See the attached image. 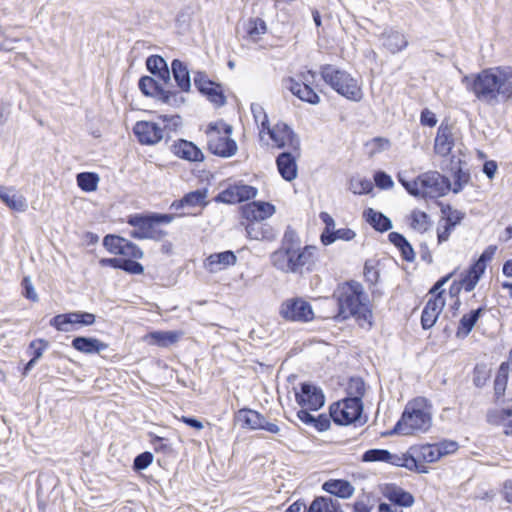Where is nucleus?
Listing matches in <instances>:
<instances>
[{"label":"nucleus","instance_id":"1","mask_svg":"<svg viewBox=\"0 0 512 512\" xmlns=\"http://www.w3.org/2000/svg\"><path fill=\"white\" fill-rule=\"evenodd\" d=\"M475 98L488 106H497L512 99V66L485 68L462 80Z\"/></svg>","mask_w":512,"mask_h":512},{"label":"nucleus","instance_id":"2","mask_svg":"<svg viewBox=\"0 0 512 512\" xmlns=\"http://www.w3.org/2000/svg\"><path fill=\"white\" fill-rule=\"evenodd\" d=\"M272 265L285 273L311 271L317 260V248L307 245L301 247L298 234L288 227L281 240V246L271 256Z\"/></svg>","mask_w":512,"mask_h":512},{"label":"nucleus","instance_id":"3","mask_svg":"<svg viewBox=\"0 0 512 512\" xmlns=\"http://www.w3.org/2000/svg\"><path fill=\"white\" fill-rule=\"evenodd\" d=\"M339 307L338 316L342 319L354 317L360 326H372V311L363 286L357 281H349L339 286L335 292Z\"/></svg>","mask_w":512,"mask_h":512},{"label":"nucleus","instance_id":"4","mask_svg":"<svg viewBox=\"0 0 512 512\" xmlns=\"http://www.w3.org/2000/svg\"><path fill=\"white\" fill-rule=\"evenodd\" d=\"M431 408V404L424 397L409 401L393 432L401 435L427 432L432 426Z\"/></svg>","mask_w":512,"mask_h":512},{"label":"nucleus","instance_id":"5","mask_svg":"<svg viewBox=\"0 0 512 512\" xmlns=\"http://www.w3.org/2000/svg\"><path fill=\"white\" fill-rule=\"evenodd\" d=\"M397 179L415 197L437 198L451 190L449 179L437 171L425 172L412 180H408L405 173L400 172Z\"/></svg>","mask_w":512,"mask_h":512},{"label":"nucleus","instance_id":"6","mask_svg":"<svg viewBox=\"0 0 512 512\" xmlns=\"http://www.w3.org/2000/svg\"><path fill=\"white\" fill-rule=\"evenodd\" d=\"M320 75L330 88L346 99L359 102L363 98L358 81L347 71L332 64H324L320 67Z\"/></svg>","mask_w":512,"mask_h":512},{"label":"nucleus","instance_id":"7","mask_svg":"<svg viewBox=\"0 0 512 512\" xmlns=\"http://www.w3.org/2000/svg\"><path fill=\"white\" fill-rule=\"evenodd\" d=\"M233 128L223 121L212 122L206 129L207 148L221 158H230L238 151L237 143L231 138Z\"/></svg>","mask_w":512,"mask_h":512},{"label":"nucleus","instance_id":"8","mask_svg":"<svg viewBox=\"0 0 512 512\" xmlns=\"http://www.w3.org/2000/svg\"><path fill=\"white\" fill-rule=\"evenodd\" d=\"M159 119L163 122L164 127L150 121H138L135 124L133 131L140 143L156 144L163 139L166 129L173 130L180 124L179 116L161 115Z\"/></svg>","mask_w":512,"mask_h":512},{"label":"nucleus","instance_id":"9","mask_svg":"<svg viewBox=\"0 0 512 512\" xmlns=\"http://www.w3.org/2000/svg\"><path fill=\"white\" fill-rule=\"evenodd\" d=\"M280 316L286 321L306 323L314 319V312L309 302L294 297L285 300L279 309Z\"/></svg>","mask_w":512,"mask_h":512},{"label":"nucleus","instance_id":"10","mask_svg":"<svg viewBox=\"0 0 512 512\" xmlns=\"http://www.w3.org/2000/svg\"><path fill=\"white\" fill-rule=\"evenodd\" d=\"M362 411L363 403H358L357 400H350L346 397L330 406V418L336 424L348 425L357 421Z\"/></svg>","mask_w":512,"mask_h":512},{"label":"nucleus","instance_id":"11","mask_svg":"<svg viewBox=\"0 0 512 512\" xmlns=\"http://www.w3.org/2000/svg\"><path fill=\"white\" fill-rule=\"evenodd\" d=\"M257 193L256 187L244 184L243 182H237L221 191L214 200L219 203L236 204L254 199Z\"/></svg>","mask_w":512,"mask_h":512},{"label":"nucleus","instance_id":"12","mask_svg":"<svg viewBox=\"0 0 512 512\" xmlns=\"http://www.w3.org/2000/svg\"><path fill=\"white\" fill-rule=\"evenodd\" d=\"M265 131L277 148H289L293 152L300 150V140L294 131L284 122H278Z\"/></svg>","mask_w":512,"mask_h":512},{"label":"nucleus","instance_id":"13","mask_svg":"<svg viewBox=\"0 0 512 512\" xmlns=\"http://www.w3.org/2000/svg\"><path fill=\"white\" fill-rule=\"evenodd\" d=\"M194 85L199 92L207 97L216 107L224 106L226 97L220 84L213 82L206 73L198 71L194 74Z\"/></svg>","mask_w":512,"mask_h":512},{"label":"nucleus","instance_id":"14","mask_svg":"<svg viewBox=\"0 0 512 512\" xmlns=\"http://www.w3.org/2000/svg\"><path fill=\"white\" fill-rule=\"evenodd\" d=\"M104 247L112 254L123 255L132 259H141L143 251L133 242L116 235H106Z\"/></svg>","mask_w":512,"mask_h":512},{"label":"nucleus","instance_id":"15","mask_svg":"<svg viewBox=\"0 0 512 512\" xmlns=\"http://www.w3.org/2000/svg\"><path fill=\"white\" fill-rule=\"evenodd\" d=\"M296 401L302 408L312 411L320 409L325 403L322 390L310 383L301 384L300 391L295 393Z\"/></svg>","mask_w":512,"mask_h":512},{"label":"nucleus","instance_id":"16","mask_svg":"<svg viewBox=\"0 0 512 512\" xmlns=\"http://www.w3.org/2000/svg\"><path fill=\"white\" fill-rule=\"evenodd\" d=\"M140 91L149 97H153L162 103L170 104L176 99V93L167 90L157 80L150 76H142L138 82Z\"/></svg>","mask_w":512,"mask_h":512},{"label":"nucleus","instance_id":"17","mask_svg":"<svg viewBox=\"0 0 512 512\" xmlns=\"http://www.w3.org/2000/svg\"><path fill=\"white\" fill-rule=\"evenodd\" d=\"M95 322V315L89 312H71L59 314L50 320V325L59 331H70L68 325L81 324L83 326L92 325Z\"/></svg>","mask_w":512,"mask_h":512},{"label":"nucleus","instance_id":"18","mask_svg":"<svg viewBox=\"0 0 512 512\" xmlns=\"http://www.w3.org/2000/svg\"><path fill=\"white\" fill-rule=\"evenodd\" d=\"M456 132L453 125L443 121L437 129L434 151L437 155L448 156L455 146Z\"/></svg>","mask_w":512,"mask_h":512},{"label":"nucleus","instance_id":"19","mask_svg":"<svg viewBox=\"0 0 512 512\" xmlns=\"http://www.w3.org/2000/svg\"><path fill=\"white\" fill-rule=\"evenodd\" d=\"M300 155V150L297 152L284 151L280 153L276 158V165L281 177L291 182L298 176L297 158Z\"/></svg>","mask_w":512,"mask_h":512},{"label":"nucleus","instance_id":"20","mask_svg":"<svg viewBox=\"0 0 512 512\" xmlns=\"http://www.w3.org/2000/svg\"><path fill=\"white\" fill-rule=\"evenodd\" d=\"M444 306L445 299L443 291L434 295L433 298H430L427 301L421 315V324L423 329L427 330L434 326Z\"/></svg>","mask_w":512,"mask_h":512},{"label":"nucleus","instance_id":"21","mask_svg":"<svg viewBox=\"0 0 512 512\" xmlns=\"http://www.w3.org/2000/svg\"><path fill=\"white\" fill-rule=\"evenodd\" d=\"M283 84L286 89L304 102L313 105L320 102L318 94L307 83L298 82L294 78L289 77L283 81Z\"/></svg>","mask_w":512,"mask_h":512},{"label":"nucleus","instance_id":"22","mask_svg":"<svg viewBox=\"0 0 512 512\" xmlns=\"http://www.w3.org/2000/svg\"><path fill=\"white\" fill-rule=\"evenodd\" d=\"M274 213L275 206L263 201H253L242 207V215L246 220L263 221Z\"/></svg>","mask_w":512,"mask_h":512},{"label":"nucleus","instance_id":"23","mask_svg":"<svg viewBox=\"0 0 512 512\" xmlns=\"http://www.w3.org/2000/svg\"><path fill=\"white\" fill-rule=\"evenodd\" d=\"M174 154L184 160L190 162H202L204 154L193 142L187 140H179L173 145Z\"/></svg>","mask_w":512,"mask_h":512},{"label":"nucleus","instance_id":"24","mask_svg":"<svg viewBox=\"0 0 512 512\" xmlns=\"http://www.w3.org/2000/svg\"><path fill=\"white\" fill-rule=\"evenodd\" d=\"M72 347L84 354H98L108 348V345L99 339L78 336L72 340Z\"/></svg>","mask_w":512,"mask_h":512},{"label":"nucleus","instance_id":"25","mask_svg":"<svg viewBox=\"0 0 512 512\" xmlns=\"http://www.w3.org/2000/svg\"><path fill=\"white\" fill-rule=\"evenodd\" d=\"M127 223L135 228L130 232V236L137 239H143L144 234L148 232V230L151 228V225L155 224L152 213L148 215H130L127 219Z\"/></svg>","mask_w":512,"mask_h":512},{"label":"nucleus","instance_id":"26","mask_svg":"<svg viewBox=\"0 0 512 512\" xmlns=\"http://www.w3.org/2000/svg\"><path fill=\"white\" fill-rule=\"evenodd\" d=\"M237 257L234 252L227 250L220 253L211 254L207 258L206 266L210 272H217L225 269L228 266H232L236 263Z\"/></svg>","mask_w":512,"mask_h":512},{"label":"nucleus","instance_id":"27","mask_svg":"<svg viewBox=\"0 0 512 512\" xmlns=\"http://www.w3.org/2000/svg\"><path fill=\"white\" fill-rule=\"evenodd\" d=\"M147 70L157 76L164 85L170 84V71L166 61L159 55H151L146 59Z\"/></svg>","mask_w":512,"mask_h":512},{"label":"nucleus","instance_id":"28","mask_svg":"<svg viewBox=\"0 0 512 512\" xmlns=\"http://www.w3.org/2000/svg\"><path fill=\"white\" fill-rule=\"evenodd\" d=\"M382 45L391 53H397L405 49L408 41L405 35L396 30L385 31L382 36Z\"/></svg>","mask_w":512,"mask_h":512},{"label":"nucleus","instance_id":"29","mask_svg":"<svg viewBox=\"0 0 512 512\" xmlns=\"http://www.w3.org/2000/svg\"><path fill=\"white\" fill-rule=\"evenodd\" d=\"M263 417L262 414L255 410L243 408L236 413L235 419L243 428L259 430L261 423H263Z\"/></svg>","mask_w":512,"mask_h":512},{"label":"nucleus","instance_id":"30","mask_svg":"<svg viewBox=\"0 0 512 512\" xmlns=\"http://www.w3.org/2000/svg\"><path fill=\"white\" fill-rule=\"evenodd\" d=\"M207 190H195L187 193L182 199L176 200L171 204V208L179 210L183 207L206 206Z\"/></svg>","mask_w":512,"mask_h":512},{"label":"nucleus","instance_id":"31","mask_svg":"<svg viewBox=\"0 0 512 512\" xmlns=\"http://www.w3.org/2000/svg\"><path fill=\"white\" fill-rule=\"evenodd\" d=\"M384 496L398 506L410 507L414 503L413 496L396 485H387Z\"/></svg>","mask_w":512,"mask_h":512},{"label":"nucleus","instance_id":"32","mask_svg":"<svg viewBox=\"0 0 512 512\" xmlns=\"http://www.w3.org/2000/svg\"><path fill=\"white\" fill-rule=\"evenodd\" d=\"M0 199L12 210L23 212L27 208L26 199L13 189L0 185Z\"/></svg>","mask_w":512,"mask_h":512},{"label":"nucleus","instance_id":"33","mask_svg":"<svg viewBox=\"0 0 512 512\" xmlns=\"http://www.w3.org/2000/svg\"><path fill=\"white\" fill-rule=\"evenodd\" d=\"M171 70L178 87L184 92L189 91L191 78L187 66L182 61L174 59L171 64Z\"/></svg>","mask_w":512,"mask_h":512},{"label":"nucleus","instance_id":"34","mask_svg":"<svg viewBox=\"0 0 512 512\" xmlns=\"http://www.w3.org/2000/svg\"><path fill=\"white\" fill-rule=\"evenodd\" d=\"M48 347V342L43 339L33 340L28 347L27 353L32 357L29 362L25 365L22 375L27 376L29 372L34 368L37 361L42 357L44 351Z\"/></svg>","mask_w":512,"mask_h":512},{"label":"nucleus","instance_id":"35","mask_svg":"<svg viewBox=\"0 0 512 512\" xmlns=\"http://www.w3.org/2000/svg\"><path fill=\"white\" fill-rule=\"evenodd\" d=\"M323 489L331 495L349 498L354 493V487L346 480H329L323 484Z\"/></svg>","mask_w":512,"mask_h":512},{"label":"nucleus","instance_id":"36","mask_svg":"<svg viewBox=\"0 0 512 512\" xmlns=\"http://www.w3.org/2000/svg\"><path fill=\"white\" fill-rule=\"evenodd\" d=\"M484 312V308L480 307L476 310H472L468 314H464L460 319L459 326L456 332V336L459 338H465L474 328L476 322Z\"/></svg>","mask_w":512,"mask_h":512},{"label":"nucleus","instance_id":"37","mask_svg":"<svg viewBox=\"0 0 512 512\" xmlns=\"http://www.w3.org/2000/svg\"><path fill=\"white\" fill-rule=\"evenodd\" d=\"M246 225L247 237L251 240H270L273 238L271 228L262 221L248 220Z\"/></svg>","mask_w":512,"mask_h":512},{"label":"nucleus","instance_id":"38","mask_svg":"<svg viewBox=\"0 0 512 512\" xmlns=\"http://www.w3.org/2000/svg\"><path fill=\"white\" fill-rule=\"evenodd\" d=\"M307 512H341L340 504L337 499L332 497L319 496L316 497L310 506L307 508Z\"/></svg>","mask_w":512,"mask_h":512},{"label":"nucleus","instance_id":"39","mask_svg":"<svg viewBox=\"0 0 512 512\" xmlns=\"http://www.w3.org/2000/svg\"><path fill=\"white\" fill-rule=\"evenodd\" d=\"M366 221L377 231L385 232L392 228L391 220L383 213L377 212L372 208H368L364 212Z\"/></svg>","mask_w":512,"mask_h":512},{"label":"nucleus","instance_id":"40","mask_svg":"<svg viewBox=\"0 0 512 512\" xmlns=\"http://www.w3.org/2000/svg\"><path fill=\"white\" fill-rule=\"evenodd\" d=\"M415 459H420L425 463H433L441 458V452L436 444H425L412 447Z\"/></svg>","mask_w":512,"mask_h":512},{"label":"nucleus","instance_id":"41","mask_svg":"<svg viewBox=\"0 0 512 512\" xmlns=\"http://www.w3.org/2000/svg\"><path fill=\"white\" fill-rule=\"evenodd\" d=\"M484 272L485 268L474 262L461 278L460 283L464 290L466 292H471L477 285Z\"/></svg>","mask_w":512,"mask_h":512},{"label":"nucleus","instance_id":"42","mask_svg":"<svg viewBox=\"0 0 512 512\" xmlns=\"http://www.w3.org/2000/svg\"><path fill=\"white\" fill-rule=\"evenodd\" d=\"M180 336L181 334L176 331H155L148 335L154 344L161 347H168L175 344Z\"/></svg>","mask_w":512,"mask_h":512},{"label":"nucleus","instance_id":"43","mask_svg":"<svg viewBox=\"0 0 512 512\" xmlns=\"http://www.w3.org/2000/svg\"><path fill=\"white\" fill-rule=\"evenodd\" d=\"M365 391V383L361 378L355 377L349 380L347 386V397L350 398V400H357L358 403H362Z\"/></svg>","mask_w":512,"mask_h":512},{"label":"nucleus","instance_id":"44","mask_svg":"<svg viewBox=\"0 0 512 512\" xmlns=\"http://www.w3.org/2000/svg\"><path fill=\"white\" fill-rule=\"evenodd\" d=\"M509 375V367L507 363H502L498 369L494 380V390L497 398L504 395Z\"/></svg>","mask_w":512,"mask_h":512},{"label":"nucleus","instance_id":"45","mask_svg":"<svg viewBox=\"0 0 512 512\" xmlns=\"http://www.w3.org/2000/svg\"><path fill=\"white\" fill-rule=\"evenodd\" d=\"M355 237V232L348 228H341L336 231H332L331 233L322 232L321 234V242L324 245L332 244L336 239H342L345 241H349Z\"/></svg>","mask_w":512,"mask_h":512},{"label":"nucleus","instance_id":"46","mask_svg":"<svg viewBox=\"0 0 512 512\" xmlns=\"http://www.w3.org/2000/svg\"><path fill=\"white\" fill-rule=\"evenodd\" d=\"M99 176L93 172H82L77 175V184L85 192H93L97 189Z\"/></svg>","mask_w":512,"mask_h":512},{"label":"nucleus","instance_id":"47","mask_svg":"<svg viewBox=\"0 0 512 512\" xmlns=\"http://www.w3.org/2000/svg\"><path fill=\"white\" fill-rule=\"evenodd\" d=\"M389 464L398 467H404L409 470V468L414 466V454L412 447L406 452L402 454H392L389 452Z\"/></svg>","mask_w":512,"mask_h":512},{"label":"nucleus","instance_id":"48","mask_svg":"<svg viewBox=\"0 0 512 512\" xmlns=\"http://www.w3.org/2000/svg\"><path fill=\"white\" fill-rule=\"evenodd\" d=\"M411 227L418 232H425L430 226L429 216L420 210H413L410 215Z\"/></svg>","mask_w":512,"mask_h":512},{"label":"nucleus","instance_id":"49","mask_svg":"<svg viewBox=\"0 0 512 512\" xmlns=\"http://www.w3.org/2000/svg\"><path fill=\"white\" fill-rule=\"evenodd\" d=\"M442 221L453 226L458 225L464 218L465 214L457 209H453L450 205L441 207Z\"/></svg>","mask_w":512,"mask_h":512},{"label":"nucleus","instance_id":"50","mask_svg":"<svg viewBox=\"0 0 512 512\" xmlns=\"http://www.w3.org/2000/svg\"><path fill=\"white\" fill-rule=\"evenodd\" d=\"M251 112L255 122L261 127L260 133L264 132L269 127V121L264 108L258 104H251Z\"/></svg>","mask_w":512,"mask_h":512},{"label":"nucleus","instance_id":"51","mask_svg":"<svg viewBox=\"0 0 512 512\" xmlns=\"http://www.w3.org/2000/svg\"><path fill=\"white\" fill-rule=\"evenodd\" d=\"M363 462H385L389 461V451L386 449H370L362 455Z\"/></svg>","mask_w":512,"mask_h":512},{"label":"nucleus","instance_id":"52","mask_svg":"<svg viewBox=\"0 0 512 512\" xmlns=\"http://www.w3.org/2000/svg\"><path fill=\"white\" fill-rule=\"evenodd\" d=\"M499 424L503 426L505 434H512V402L499 411Z\"/></svg>","mask_w":512,"mask_h":512},{"label":"nucleus","instance_id":"53","mask_svg":"<svg viewBox=\"0 0 512 512\" xmlns=\"http://www.w3.org/2000/svg\"><path fill=\"white\" fill-rule=\"evenodd\" d=\"M349 188L354 194H368L373 189V183L368 179H352Z\"/></svg>","mask_w":512,"mask_h":512},{"label":"nucleus","instance_id":"54","mask_svg":"<svg viewBox=\"0 0 512 512\" xmlns=\"http://www.w3.org/2000/svg\"><path fill=\"white\" fill-rule=\"evenodd\" d=\"M247 32L250 37L257 38L266 32V23L260 18L251 19L248 24Z\"/></svg>","mask_w":512,"mask_h":512},{"label":"nucleus","instance_id":"55","mask_svg":"<svg viewBox=\"0 0 512 512\" xmlns=\"http://www.w3.org/2000/svg\"><path fill=\"white\" fill-rule=\"evenodd\" d=\"M120 269L135 275H140L144 272L143 265L133 259L122 258Z\"/></svg>","mask_w":512,"mask_h":512},{"label":"nucleus","instance_id":"56","mask_svg":"<svg viewBox=\"0 0 512 512\" xmlns=\"http://www.w3.org/2000/svg\"><path fill=\"white\" fill-rule=\"evenodd\" d=\"M153 461V455L150 452H143L135 457L133 468L136 471L146 469Z\"/></svg>","mask_w":512,"mask_h":512},{"label":"nucleus","instance_id":"57","mask_svg":"<svg viewBox=\"0 0 512 512\" xmlns=\"http://www.w3.org/2000/svg\"><path fill=\"white\" fill-rule=\"evenodd\" d=\"M150 442L156 452L168 453L171 451V447L168 444V440L163 437H159L154 434H150Z\"/></svg>","mask_w":512,"mask_h":512},{"label":"nucleus","instance_id":"58","mask_svg":"<svg viewBox=\"0 0 512 512\" xmlns=\"http://www.w3.org/2000/svg\"><path fill=\"white\" fill-rule=\"evenodd\" d=\"M364 277H365V280L370 285H375L379 280V271L376 269V267L372 263H370L368 261L365 263V266H364Z\"/></svg>","mask_w":512,"mask_h":512},{"label":"nucleus","instance_id":"59","mask_svg":"<svg viewBox=\"0 0 512 512\" xmlns=\"http://www.w3.org/2000/svg\"><path fill=\"white\" fill-rule=\"evenodd\" d=\"M469 178L470 176L467 172H464L461 168H458L454 174V187L452 188L453 192L458 193L463 188V185L469 181Z\"/></svg>","mask_w":512,"mask_h":512},{"label":"nucleus","instance_id":"60","mask_svg":"<svg viewBox=\"0 0 512 512\" xmlns=\"http://www.w3.org/2000/svg\"><path fill=\"white\" fill-rule=\"evenodd\" d=\"M454 228H455V226L440 220L439 226L437 229L438 242L442 243V242L447 241L449 239L451 232L454 230Z\"/></svg>","mask_w":512,"mask_h":512},{"label":"nucleus","instance_id":"61","mask_svg":"<svg viewBox=\"0 0 512 512\" xmlns=\"http://www.w3.org/2000/svg\"><path fill=\"white\" fill-rule=\"evenodd\" d=\"M374 181L377 187L381 189L392 188L394 184L392 178L383 171H379L375 174Z\"/></svg>","mask_w":512,"mask_h":512},{"label":"nucleus","instance_id":"62","mask_svg":"<svg viewBox=\"0 0 512 512\" xmlns=\"http://www.w3.org/2000/svg\"><path fill=\"white\" fill-rule=\"evenodd\" d=\"M497 250V247L496 246H493V245H490L488 246L483 252L482 254L480 255V257L478 258L477 261H475V263H477L478 265H481L483 268L486 269V265H487V262L491 261L492 258L494 257L495 255V252Z\"/></svg>","mask_w":512,"mask_h":512},{"label":"nucleus","instance_id":"63","mask_svg":"<svg viewBox=\"0 0 512 512\" xmlns=\"http://www.w3.org/2000/svg\"><path fill=\"white\" fill-rule=\"evenodd\" d=\"M420 122L424 126L434 127L437 124V118L431 110L425 108L421 112Z\"/></svg>","mask_w":512,"mask_h":512},{"label":"nucleus","instance_id":"64","mask_svg":"<svg viewBox=\"0 0 512 512\" xmlns=\"http://www.w3.org/2000/svg\"><path fill=\"white\" fill-rule=\"evenodd\" d=\"M439 452H441V457L452 454L458 450V444L455 441H443L436 444Z\"/></svg>","mask_w":512,"mask_h":512}]
</instances>
